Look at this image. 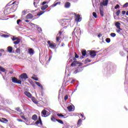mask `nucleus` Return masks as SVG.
<instances>
[{
    "mask_svg": "<svg viewBox=\"0 0 128 128\" xmlns=\"http://www.w3.org/2000/svg\"><path fill=\"white\" fill-rule=\"evenodd\" d=\"M67 108L69 112H74V110H72V106H68Z\"/></svg>",
    "mask_w": 128,
    "mask_h": 128,
    "instance_id": "cd10ccee",
    "label": "nucleus"
},
{
    "mask_svg": "<svg viewBox=\"0 0 128 128\" xmlns=\"http://www.w3.org/2000/svg\"><path fill=\"white\" fill-rule=\"evenodd\" d=\"M28 52L29 54L32 56L34 54V50H32V48H30L28 50Z\"/></svg>",
    "mask_w": 128,
    "mask_h": 128,
    "instance_id": "f3484780",
    "label": "nucleus"
},
{
    "mask_svg": "<svg viewBox=\"0 0 128 128\" xmlns=\"http://www.w3.org/2000/svg\"><path fill=\"white\" fill-rule=\"evenodd\" d=\"M120 30H122V29L121 28H118V30H116V32H118V34H120Z\"/></svg>",
    "mask_w": 128,
    "mask_h": 128,
    "instance_id": "58836bf2",
    "label": "nucleus"
},
{
    "mask_svg": "<svg viewBox=\"0 0 128 128\" xmlns=\"http://www.w3.org/2000/svg\"><path fill=\"white\" fill-rule=\"evenodd\" d=\"M82 56H86V54H88V52H86V50H82Z\"/></svg>",
    "mask_w": 128,
    "mask_h": 128,
    "instance_id": "bb28decb",
    "label": "nucleus"
},
{
    "mask_svg": "<svg viewBox=\"0 0 128 128\" xmlns=\"http://www.w3.org/2000/svg\"><path fill=\"white\" fill-rule=\"evenodd\" d=\"M34 18V16L30 13L26 15V20H32Z\"/></svg>",
    "mask_w": 128,
    "mask_h": 128,
    "instance_id": "ddd939ff",
    "label": "nucleus"
},
{
    "mask_svg": "<svg viewBox=\"0 0 128 128\" xmlns=\"http://www.w3.org/2000/svg\"><path fill=\"white\" fill-rule=\"evenodd\" d=\"M102 36V35L99 34L98 36V37L100 38V36Z\"/></svg>",
    "mask_w": 128,
    "mask_h": 128,
    "instance_id": "338daca9",
    "label": "nucleus"
},
{
    "mask_svg": "<svg viewBox=\"0 0 128 128\" xmlns=\"http://www.w3.org/2000/svg\"><path fill=\"white\" fill-rule=\"evenodd\" d=\"M12 82L14 84H22V81L18 80L16 77H12Z\"/></svg>",
    "mask_w": 128,
    "mask_h": 128,
    "instance_id": "423d86ee",
    "label": "nucleus"
},
{
    "mask_svg": "<svg viewBox=\"0 0 128 128\" xmlns=\"http://www.w3.org/2000/svg\"><path fill=\"white\" fill-rule=\"evenodd\" d=\"M32 120H38V116L36 114L33 115L32 116Z\"/></svg>",
    "mask_w": 128,
    "mask_h": 128,
    "instance_id": "c756f323",
    "label": "nucleus"
},
{
    "mask_svg": "<svg viewBox=\"0 0 128 128\" xmlns=\"http://www.w3.org/2000/svg\"><path fill=\"white\" fill-rule=\"evenodd\" d=\"M31 100H32V102H34V104H38V101L36 100V98L34 97V96L32 97Z\"/></svg>",
    "mask_w": 128,
    "mask_h": 128,
    "instance_id": "aec40b11",
    "label": "nucleus"
},
{
    "mask_svg": "<svg viewBox=\"0 0 128 128\" xmlns=\"http://www.w3.org/2000/svg\"><path fill=\"white\" fill-rule=\"evenodd\" d=\"M56 122H58L59 124H64V122H62V120H57Z\"/></svg>",
    "mask_w": 128,
    "mask_h": 128,
    "instance_id": "e433bc0d",
    "label": "nucleus"
},
{
    "mask_svg": "<svg viewBox=\"0 0 128 128\" xmlns=\"http://www.w3.org/2000/svg\"><path fill=\"white\" fill-rule=\"evenodd\" d=\"M110 36H112V38H115V36H116V33H111Z\"/></svg>",
    "mask_w": 128,
    "mask_h": 128,
    "instance_id": "f704fd0d",
    "label": "nucleus"
},
{
    "mask_svg": "<svg viewBox=\"0 0 128 128\" xmlns=\"http://www.w3.org/2000/svg\"><path fill=\"white\" fill-rule=\"evenodd\" d=\"M16 110H17V112H22V110H20V108H16Z\"/></svg>",
    "mask_w": 128,
    "mask_h": 128,
    "instance_id": "4c0bfd02",
    "label": "nucleus"
},
{
    "mask_svg": "<svg viewBox=\"0 0 128 128\" xmlns=\"http://www.w3.org/2000/svg\"><path fill=\"white\" fill-rule=\"evenodd\" d=\"M108 4V0H103L102 2L100 3V6H106Z\"/></svg>",
    "mask_w": 128,
    "mask_h": 128,
    "instance_id": "1a4fd4ad",
    "label": "nucleus"
},
{
    "mask_svg": "<svg viewBox=\"0 0 128 128\" xmlns=\"http://www.w3.org/2000/svg\"><path fill=\"white\" fill-rule=\"evenodd\" d=\"M18 40V38L16 37L13 36L12 38V40H13V42H14V40Z\"/></svg>",
    "mask_w": 128,
    "mask_h": 128,
    "instance_id": "a18cd8bd",
    "label": "nucleus"
},
{
    "mask_svg": "<svg viewBox=\"0 0 128 128\" xmlns=\"http://www.w3.org/2000/svg\"><path fill=\"white\" fill-rule=\"evenodd\" d=\"M0 122L4 124H6L8 120L6 118H0Z\"/></svg>",
    "mask_w": 128,
    "mask_h": 128,
    "instance_id": "4468645a",
    "label": "nucleus"
},
{
    "mask_svg": "<svg viewBox=\"0 0 128 128\" xmlns=\"http://www.w3.org/2000/svg\"><path fill=\"white\" fill-rule=\"evenodd\" d=\"M100 14L101 16H104V8H100Z\"/></svg>",
    "mask_w": 128,
    "mask_h": 128,
    "instance_id": "a878e982",
    "label": "nucleus"
},
{
    "mask_svg": "<svg viewBox=\"0 0 128 128\" xmlns=\"http://www.w3.org/2000/svg\"><path fill=\"white\" fill-rule=\"evenodd\" d=\"M118 8H120V5L117 4V5L114 7V8H115V10H118Z\"/></svg>",
    "mask_w": 128,
    "mask_h": 128,
    "instance_id": "6e6d98bb",
    "label": "nucleus"
},
{
    "mask_svg": "<svg viewBox=\"0 0 128 128\" xmlns=\"http://www.w3.org/2000/svg\"><path fill=\"white\" fill-rule=\"evenodd\" d=\"M35 84H36V86L40 88L42 90H44V87H42V84L40 83V82H35Z\"/></svg>",
    "mask_w": 128,
    "mask_h": 128,
    "instance_id": "6ab92c4d",
    "label": "nucleus"
},
{
    "mask_svg": "<svg viewBox=\"0 0 128 128\" xmlns=\"http://www.w3.org/2000/svg\"><path fill=\"white\" fill-rule=\"evenodd\" d=\"M21 118L23 119L24 120H26V122H28V118H26V117H24V116H22Z\"/></svg>",
    "mask_w": 128,
    "mask_h": 128,
    "instance_id": "c03bdc74",
    "label": "nucleus"
},
{
    "mask_svg": "<svg viewBox=\"0 0 128 128\" xmlns=\"http://www.w3.org/2000/svg\"><path fill=\"white\" fill-rule=\"evenodd\" d=\"M75 58H78L79 56L76 53H75V57H74Z\"/></svg>",
    "mask_w": 128,
    "mask_h": 128,
    "instance_id": "5fc2aeb1",
    "label": "nucleus"
},
{
    "mask_svg": "<svg viewBox=\"0 0 128 128\" xmlns=\"http://www.w3.org/2000/svg\"><path fill=\"white\" fill-rule=\"evenodd\" d=\"M42 116L44 118H46L50 116V111L48 109H44L42 111Z\"/></svg>",
    "mask_w": 128,
    "mask_h": 128,
    "instance_id": "f257e3e1",
    "label": "nucleus"
},
{
    "mask_svg": "<svg viewBox=\"0 0 128 128\" xmlns=\"http://www.w3.org/2000/svg\"><path fill=\"white\" fill-rule=\"evenodd\" d=\"M20 42V38H18L16 41H14L13 43L14 44H18Z\"/></svg>",
    "mask_w": 128,
    "mask_h": 128,
    "instance_id": "b1692460",
    "label": "nucleus"
},
{
    "mask_svg": "<svg viewBox=\"0 0 128 128\" xmlns=\"http://www.w3.org/2000/svg\"><path fill=\"white\" fill-rule=\"evenodd\" d=\"M1 36L2 38H8V35L4 34H2V35H1Z\"/></svg>",
    "mask_w": 128,
    "mask_h": 128,
    "instance_id": "79ce46f5",
    "label": "nucleus"
},
{
    "mask_svg": "<svg viewBox=\"0 0 128 128\" xmlns=\"http://www.w3.org/2000/svg\"><path fill=\"white\" fill-rule=\"evenodd\" d=\"M58 4L60 6V2H57L53 4H52L51 6V8H54L55 6H58Z\"/></svg>",
    "mask_w": 128,
    "mask_h": 128,
    "instance_id": "5701e85b",
    "label": "nucleus"
},
{
    "mask_svg": "<svg viewBox=\"0 0 128 128\" xmlns=\"http://www.w3.org/2000/svg\"><path fill=\"white\" fill-rule=\"evenodd\" d=\"M51 120L55 122H56V120H58V119H56L54 116H52L51 118Z\"/></svg>",
    "mask_w": 128,
    "mask_h": 128,
    "instance_id": "7c9ffc66",
    "label": "nucleus"
},
{
    "mask_svg": "<svg viewBox=\"0 0 128 128\" xmlns=\"http://www.w3.org/2000/svg\"><path fill=\"white\" fill-rule=\"evenodd\" d=\"M128 2H126V4L123 5V8H128Z\"/></svg>",
    "mask_w": 128,
    "mask_h": 128,
    "instance_id": "8fccbe9b",
    "label": "nucleus"
},
{
    "mask_svg": "<svg viewBox=\"0 0 128 128\" xmlns=\"http://www.w3.org/2000/svg\"><path fill=\"white\" fill-rule=\"evenodd\" d=\"M24 94L26 96H28V98H32V94H30V92H24Z\"/></svg>",
    "mask_w": 128,
    "mask_h": 128,
    "instance_id": "a211bd4d",
    "label": "nucleus"
},
{
    "mask_svg": "<svg viewBox=\"0 0 128 128\" xmlns=\"http://www.w3.org/2000/svg\"><path fill=\"white\" fill-rule=\"evenodd\" d=\"M120 54L122 56H124V52L122 51L120 52Z\"/></svg>",
    "mask_w": 128,
    "mask_h": 128,
    "instance_id": "09e8293b",
    "label": "nucleus"
},
{
    "mask_svg": "<svg viewBox=\"0 0 128 128\" xmlns=\"http://www.w3.org/2000/svg\"><path fill=\"white\" fill-rule=\"evenodd\" d=\"M4 52V50H0V52Z\"/></svg>",
    "mask_w": 128,
    "mask_h": 128,
    "instance_id": "774afa93",
    "label": "nucleus"
},
{
    "mask_svg": "<svg viewBox=\"0 0 128 128\" xmlns=\"http://www.w3.org/2000/svg\"><path fill=\"white\" fill-rule=\"evenodd\" d=\"M48 44L49 46V48H52L53 50H54V48H56V44L51 43L50 41H48Z\"/></svg>",
    "mask_w": 128,
    "mask_h": 128,
    "instance_id": "9d476101",
    "label": "nucleus"
},
{
    "mask_svg": "<svg viewBox=\"0 0 128 128\" xmlns=\"http://www.w3.org/2000/svg\"><path fill=\"white\" fill-rule=\"evenodd\" d=\"M34 24V28H38V26L36 25V24Z\"/></svg>",
    "mask_w": 128,
    "mask_h": 128,
    "instance_id": "e2e57ef3",
    "label": "nucleus"
},
{
    "mask_svg": "<svg viewBox=\"0 0 128 128\" xmlns=\"http://www.w3.org/2000/svg\"><path fill=\"white\" fill-rule=\"evenodd\" d=\"M57 116H60V118H64V116L62 115V114H58Z\"/></svg>",
    "mask_w": 128,
    "mask_h": 128,
    "instance_id": "37998d69",
    "label": "nucleus"
},
{
    "mask_svg": "<svg viewBox=\"0 0 128 128\" xmlns=\"http://www.w3.org/2000/svg\"><path fill=\"white\" fill-rule=\"evenodd\" d=\"M7 10H10L11 12H16V6L13 5L10 8H8Z\"/></svg>",
    "mask_w": 128,
    "mask_h": 128,
    "instance_id": "f8f14e48",
    "label": "nucleus"
},
{
    "mask_svg": "<svg viewBox=\"0 0 128 128\" xmlns=\"http://www.w3.org/2000/svg\"><path fill=\"white\" fill-rule=\"evenodd\" d=\"M46 2H42V6H44V4H46Z\"/></svg>",
    "mask_w": 128,
    "mask_h": 128,
    "instance_id": "052dcab7",
    "label": "nucleus"
},
{
    "mask_svg": "<svg viewBox=\"0 0 128 128\" xmlns=\"http://www.w3.org/2000/svg\"><path fill=\"white\" fill-rule=\"evenodd\" d=\"M69 62H72L70 65L71 66H76L80 64V62H78L74 57H73L72 58H70Z\"/></svg>",
    "mask_w": 128,
    "mask_h": 128,
    "instance_id": "f03ea898",
    "label": "nucleus"
},
{
    "mask_svg": "<svg viewBox=\"0 0 128 128\" xmlns=\"http://www.w3.org/2000/svg\"><path fill=\"white\" fill-rule=\"evenodd\" d=\"M38 30L39 32H42V28H40V27H38Z\"/></svg>",
    "mask_w": 128,
    "mask_h": 128,
    "instance_id": "603ef678",
    "label": "nucleus"
},
{
    "mask_svg": "<svg viewBox=\"0 0 128 128\" xmlns=\"http://www.w3.org/2000/svg\"><path fill=\"white\" fill-rule=\"evenodd\" d=\"M82 119H79L78 120V123H77V126H80V125L82 124Z\"/></svg>",
    "mask_w": 128,
    "mask_h": 128,
    "instance_id": "412c9836",
    "label": "nucleus"
},
{
    "mask_svg": "<svg viewBox=\"0 0 128 128\" xmlns=\"http://www.w3.org/2000/svg\"><path fill=\"white\" fill-rule=\"evenodd\" d=\"M120 10H118L116 12V14L117 16H120Z\"/></svg>",
    "mask_w": 128,
    "mask_h": 128,
    "instance_id": "de8ad7c7",
    "label": "nucleus"
},
{
    "mask_svg": "<svg viewBox=\"0 0 128 128\" xmlns=\"http://www.w3.org/2000/svg\"><path fill=\"white\" fill-rule=\"evenodd\" d=\"M44 14V11H40L37 14V16H42V14Z\"/></svg>",
    "mask_w": 128,
    "mask_h": 128,
    "instance_id": "473e14b6",
    "label": "nucleus"
},
{
    "mask_svg": "<svg viewBox=\"0 0 128 128\" xmlns=\"http://www.w3.org/2000/svg\"><path fill=\"white\" fill-rule=\"evenodd\" d=\"M48 8V5H44L41 7L42 10H44L46 8Z\"/></svg>",
    "mask_w": 128,
    "mask_h": 128,
    "instance_id": "393cba45",
    "label": "nucleus"
},
{
    "mask_svg": "<svg viewBox=\"0 0 128 128\" xmlns=\"http://www.w3.org/2000/svg\"><path fill=\"white\" fill-rule=\"evenodd\" d=\"M17 120H18V122H22V120L21 119H18V118L17 119Z\"/></svg>",
    "mask_w": 128,
    "mask_h": 128,
    "instance_id": "13d9d810",
    "label": "nucleus"
},
{
    "mask_svg": "<svg viewBox=\"0 0 128 128\" xmlns=\"http://www.w3.org/2000/svg\"><path fill=\"white\" fill-rule=\"evenodd\" d=\"M70 21L68 19L64 20L61 22V26H64V28H66L70 26Z\"/></svg>",
    "mask_w": 128,
    "mask_h": 128,
    "instance_id": "7ed1b4c3",
    "label": "nucleus"
},
{
    "mask_svg": "<svg viewBox=\"0 0 128 128\" xmlns=\"http://www.w3.org/2000/svg\"><path fill=\"white\" fill-rule=\"evenodd\" d=\"M74 74H78V72H80L82 71V68L80 66L78 67L77 68H75L73 70Z\"/></svg>",
    "mask_w": 128,
    "mask_h": 128,
    "instance_id": "6e6552de",
    "label": "nucleus"
},
{
    "mask_svg": "<svg viewBox=\"0 0 128 128\" xmlns=\"http://www.w3.org/2000/svg\"><path fill=\"white\" fill-rule=\"evenodd\" d=\"M8 52H12V46H8Z\"/></svg>",
    "mask_w": 128,
    "mask_h": 128,
    "instance_id": "c85d7f7f",
    "label": "nucleus"
},
{
    "mask_svg": "<svg viewBox=\"0 0 128 128\" xmlns=\"http://www.w3.org/2000/svg\"><path fill=\"white\" fill-rule=\"evenodd\" d=\"M40 124L41 126H42V119L40 118V116H39V120H37L36 122V124Z\"/></svg>",
    "mask_w": 128,
    "mask_h": 128,
    "instance_id": "dca6fc26",
    "label": "nucleus"
},
{
    "mask_svg": "<svg viewBox=\"0 0 128 128\" xmlns=\"http://www.w3.org/2000/svg\"><path fill=\"white\" fill-rule=\"evenodd\" d=\"M106 42H107L108 44H110V38H106Z\"/></svg>",
    "mask_w": 128,
    "mask_h": 128,
    "instance_id": "c9c22d12",
    "label": "nucleus"
},
{
    "mask_svg": "<svg viewBox=\"0 0 128 128\" xmlns=\"http://www.w3.org/2000/svg\"><path fill=\"white\" fill-rule=\"evenodd\" d=\"M87 54H90L91 58H94V56H96V52L95 50H92V51L88 50L87 51Z\"/></svg>",
    "mask_w": 128,
    "mask_h": 128,
    "instance_id": "0eeeda50",
    "label": "nucleus"
},
{
    "mask_svg": "<svg viewBox=\"0 0 128 128\" xmlns=\"http://www.w3.org/2000/svg\"><path fill=\"white\" fill-rule=\"evenodd\" d=\"M126 11H124V10H123V11H122V14H126Z\"/></svg>",
    "mask_w": 128,
    "mask_h": 128,
    "instance_id": "69168bd1",
    "label": "nucleus"
},
{
    "mask_svg": "<svg viewBox=\"0 0 128 128\" xmlns=\"http://www.w3.org/2000/svg\"><path fill=\"white\" fill-rule=\"evenodd\" d=\"M62 32H59V34H58V36H62Z\"/></svg>",
    "mask_w": 128,
    "mask_h": 128,
    "instance_id": "680f3d73",
    "label": "nucleus"
},
{
    "mask_svg": "<svg viewBox=\"0 0 128 128\" xmlns=\"http://www.w3.org/2000/svg\"><path fill=\"white\" fill-rule=\"evenodd\" d=\"M0 72H6V69L0 66Z\"/></svg>",
    "mask_w": 128,
    "mask_h": 128,
    "instance_id": "72a5a7b5",
    "label": "nucleus"
},
{
    "mask_svg": "<svg viewBox=\"0 0 128 128\" xmlns=\"http://www.w3.org/2000/svg\"><path fill=\"white\" fill-rule=\"evenodd\" d=\"M16 54H20V49L17 48L16 50Z\"/></svg>",
    "mask_w": 128,
    "mask_h": 128,
    "instance_id": "49530a36",
    "label": "nucleus"
},
{
    "mask_svg": "<svg viewBox=\"0 0 128 128\" xmlns=\"http://www.w3.org/2000/svg\"><path fill=\"white\" fill-rule=\"evenodd\" d=\"M72 34H78V36H80V34H82L80 28H79L76 27L74 29Z\"/></svg>",
    "mask_w": 128,
    "mask_h": 128,
    "instance_id": "20e7f679",
    "label": "nucleus"
},
{
    "mask_svg": "<svg viewBox=\"0 0 128 128\" xmlns=\"http://www.w3.org/2000/svg\"><path fill=\"white\" fill-rule=\"evenodd\" d=\"M20 22H22V20H17V24H20Z\"/></svg>",
    "mask_w": 128,
    "mask_h": 128,
    "instance_id": "4d7b16f0",
    "label": "nucleus"
},
{
    "mask_svg": "<svg viewBox=\"0 0 128 128\" xmlns=\"http://www.w3.org/2000/svg\"><path fill=\"white\" fill-rule=\"evenodd\" d=\"M20 78V80H22V82H24L26 78H28V74L26 73H24L22 74Z\"/></svg>",
    "mask_w": 128,
    "mask_h": 128,
    "instance_id": "39448f33",
    "label": "nucleus"
},
{
    "mask_svg": "<svg viewBox=\"0 0 128 128\" xmlns=\"http://www.w3.org/2000/svg\"><path fill=\"white\" fill-rule=\"evenodd\" d=\"M65 8H70V2H66L64 4Z\"/></svg>",
    "mask_w": 128,
    "mask_h": 128,
    "instance_id": "2eb2a0df",
    "label": "nucleus"
},
{
    "mask_svg": "<svg viewBox=\"0 0 128 128\" xmlns=\"http://www.w3.org/2000/svg\"><path fill=\"white\" fill-rule=\"evenodd\" d=\"M75 20L76 22H82V17L80 16V14L76 15Z\"/></svg>",
    "mask_w": 128,
    "mask_h": 128,
    "instance_id": "9b49d317",
    "label": "nucleus"
},
{
    "mask_svg": "<svg viewBox=\"0 0 128 128\" xmlns=\"http://www.w3.org/2000/svg\"><path fill=\"white\" fill-rule=\"evenodd\" d=\"M60 40V36L56 37V42H58Z\"/></svg>",
    "mask_w": 128,
    "mask_h": 128,
    "instance_id": "0e129e2a",
    "label": "nucleus"
},
{
    "mask_svg": "<svg viewBox=\"0 0 128 128\" xmlns=\"http://www.w3.org/2000/svg\"><path fill=\"white\" fill-rule=\"evenodd\" d=\"M64 98L65 100H66L68 98V95L65 96Z\"/></svg>",
    "mask_w": 128,
    "mask_h": 128,
    "instance_id": "864d4df0",
    "label": "nucleus"
},
{
    "mask_svg": "<svg viewBox=\"0 0 128 128\" xmlns=\"http://www.w3.org/2000/svg\"><path fill=\"white\" fill-rule=\"evenodd\" d=\"M115 26L117 28H120V23L118 22H116L115 23Z\"/></svg>",
    "mask_w": 128,
    "mask_h": 128,
    "instance_id": "4be33fe9",
    "label": "nucleus"
},
{
    "mask_svg": "<svg viewBox=\"0 0 128 128\" xmlns=\"http://www.w3.org/2000/svg\"><path fill=\"white\" fill-rule=\"evenodd\" d=\"M52 56H50L49 57L48 62H50V60H52Z\"/></svg>",
    "mask_w": 128,
    "mask_h": 128,
    "instance_id": "bf43d9fd",
    "label": "nucleus"
},
{
    "mask_svg": "<svg viewBox=\"0 0 128 128\" xmlns=\"http://www.w3.org/2000/svg\"><path fill=\"white\" fill-rule=\"evenodd\" d=\"M93 14V16H94V18H98V16H96V13L95 12H94L92 13Z\"/></svg>",
    "mask_w": 128,
    "mask_h": 128,
    "instance_id": "ea45409f",
    "label": "nucleus"
},
{
    "mask_svg": "<svg viewBox=\"0 0 128 128\" xmlns=\"http://www.w3.org/2000/svg\"><path fill=\"white\" fill-rule=\"evenodd\" d=\"M28 14V10H24L22 12V16H26Z\"/></svg>",
    "mask_w": 128,
    "mask_h": 128,
    "instance_id": "2f4dec72",
    "label": "nucleus"
},
{
    "mask_svg": "<svg viewBox=\"0 0 128 128\" xmlns=\"http://www.w3.org/2000/svg\"><path fill=\"white\" fill-rule=\"evenodd\" d=\"M32 78L34 80H36V81L38 80V78L32 77Z\"/></svg>",
    "mask_w": 128,
    "mask_h": 128,
    "instance_id": "3c124183",
    "label": "nucleus"
},
{
    "mask_svg": "<svg viewBox=\"0 0 128 128\" xmlns=\"http://www.w3.org/2000/svg\"><path fill=\"white\" fill-rule=\"evenodd\" d=\"M38 2H34V4L35 8H38Z\"/></svg>",
    "mask_w": 128,
    "mask_h": 128,
    "instance_id": "a19ab883",
    "label": "nucleus"
}]
</instances>
